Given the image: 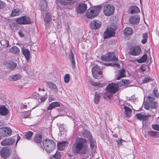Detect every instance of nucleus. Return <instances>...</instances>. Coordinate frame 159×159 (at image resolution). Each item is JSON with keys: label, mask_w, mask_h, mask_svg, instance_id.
<instances>
[{"label": "nucleus", "mask_w": 159, "mask_h": 159, "mask_svg": "<svg viewBox=\"0 0 159 159\" xmlns=\"http://www.w3.org/2000/svg\"><path fill=\"white\" fill-rule=\"evenodd\" d=\"M51 17L50 14L49 13H47L46 14L45 18L44 20L45 22L48 23L51 20Z\"/></svg>", "instance_id": "nucleus-45"}, {"label": "nucleus", "mask_w": 159, "mask_h": 159, "mask_svg": "<svg viewBox=\"0 0 159 159\" xmlns=\"http://www.w3.org/2000/svg\"><path fill=\"white\" fill-rule=\"evenodd\" d=\"M88 149L87 141L82 137H78L72 146L71 152L75 155L79 154L83 158L87 159L89 156L91 157L88 153Z\"/></svg>", "instance_id": "nucleus-1"}, {"label": "nucleus", "mask_w": 159, "mask_h": 159, "mask_svg": "<svg viewBox=\"0 0 159 159\" xmlns=\"http://www.w3.org/2000/svg\"><path fill=\"white\" fill-rule=\"evenodd\" d=\"M82 136L80 135V136H83L84 137L87 138L88 139L91 138V137H92L91 134H90V132L87 130H84V131L81 133Z\"/></svg>", "instance_id": "nucleus-28"}, {"label": "nucleus", "mask_w": 159, "mask_h": 159, "mask_svg": "<svg viewBox=\"0 0 159 159\" xmlns=\"http://www.w3.org/2000/svg\"><path fill=\"white\" fill-rule=\"evenodd\" d=\"M60 106V103L58 102H55L51 103L47 107L48 110H51L53 108Z\"/></svg>", "instance_id": "nucleus-20"}, {"label": "nucleus", "mask_w": 159, "mask_h": 159, "mask_svg": "<svg viewBox=\"0 0 159 159\" xmlns=\"http://www.w3.org/2000/svg\"><path fill=\"white\" fill-rule=\"evenodd\" d=\"M33 135V133L30 131H28L25 134V138L28 139L31 138Z\"/></svg>", "instance_id": "nucleus-44"}, {"label": "nucleus", "mask_w": 159, "mask_h": 159, "mask_svg": "<svg viewBox=\"0 0 159 159\" xmlns=\"http://www.w3.org/2000/svg\"><path fill=\"white\" fill-rule=\"evenodd\" d=\"M47 87L50 89L52 91L56 93L58 90V89L55 84L54 83L49 81H45Z\"/></svg>", "instance_id": "nucleus-11"}, {"label": "nucleus", "mask_w": 159, "mask_h": 159, "mask_svg": "<svg viewBox=\"0 0 159 159\" xmlns=\"http://www.w3.org/2000/svg\"><path fill=\"white\" fill-rule=\"evenodd\" d=\"M2 43H3V45L6 47H8L9 45V41L6 40H2L1 42V43L2 44Z\"/></svg>", "instance_id": "nucleus-54"}, {"label": "nucleus", "mask_w": 159, "mask_h": 159, "mask_svg": "<svg viewBox=\"0 0 159 159\" xmlns=\"http://www.w3.org/2000/svg\"><path fill=\"white\" fill-rule=\"evenodd\" d=\"M20 137L18 134H17V140L16 142V146L17 145V144L18 142L20 139Z\"/></svg>", "instance_id": "nucleus-64"}, {"label": "nucleus", "mask_w": 159, "mask_h": 159, "mask_svg": "<svg viewBox=\"0 0 159 159\" xmlns=\"http://www.w3.org/2000/svg\"><path fill=\"white\" fill-rule=\"evenodd\" d=\"M6 6L5 3L2 1H0V9Z\"/></svg>", "instance_id": "nucleus-58"}, {"label": "nucleus", "mask_w": 159, "mask_h": 159, "mask_svg": "<svg viewBox=\"0 0 159 159\" xmlns=\"http://www.w3.org/2000/svg\"><path fill=\"white\" fill-rule=\"evenodd\" d=\"M101 22L97 20H93L92 21L90 24L91 28L94 30L97 29L101 27Z\"/></svg>", "instance_id": "nucleus-13"}, {"label": "nucleus", "mask_w": 159, "mask_h": 159, "mask_svg": "<svg viewBox=\"0 0 159 159\" xmlns=\"http://www.w3.org/2000/svg\"><path fill=\"white\" fill-rule=\"evenodd\" d=\"M147 98L148 101L149 103L152 102L154 99V97L150 95L148 96L147 97Z\"/></svg>", "instance_id": "nucleus-57"}, {"label": "nucleus", "mask_w": 159, "mask_h": 159, "mask_svg": "<svg viewBox=\"0 0 159 159\" xmlns=\"http://www.w3.org/2000/svg\"><path fill=\"white\" fill-rule=\"evenodd\" d=\"M21 13L20 10L19 9H14L12 11L11 16V17H14L16 16H19Z\"/></svg>", "instance_id": "nucleus-33"}, {"label": "nucleus", "mask_w": 159, "mask_h": 159, "mask_svg": "<svg viewBox=\"0 0 159 159\" xmlns=\"http://www.w3.org/2000/svg\"><path fill=\"white\" fill-rule=\"evenodd\" d=\"M124 32L127 35H130L132 34L133 30L130 28L127 27L125 29Z\"/></svg>", "instance_id": "nucleus-39"}, {"label": "nucleus", "mask_w": 159, "mask_h": 159, "mask_svg": "<svg viewBox=\"0 0 159 159\" xmlns=\"http://www.w3.org/2000/svg\"><path fill=\"white\" fill-rule=\"evenodd\" d=\"M0 154L2 157L6 158L10 155V151L7 148L5 147L3 148L1 150Z\"/></svg>", "instance_id": "nucleus-14"}, {"label": "nucleus", "mask_w": 159, "mask_h": 159, "mask_svg": "<svg viewBox=\"0 0 159 159\" xmlns=\"http://www.w3.org/2000/svg\"><path fill=\"white\" fill-rule=\"evenodd\" d=\"M30 111H27L23 113L22 114V116L21 117V118H28L30 114Z\"/></svg>", "instance_id": "nucleus-49"}, {"label": "nucleus", "mask_w": 159, "mask_h": 159, "mask_svg": "<svg viewBox=\"0 0 159 159\" xmlns=\"http://www.w3.org/2000/svg\"><path fill=\"white\" fill-rule=\"evenodd\" d=\"M58 2L62 5L73 4L75 2L74 0H57Z\"/></svg>", "instance_id": "nucleus-18"}, {"label": "nucleus", "mask_w": 159, "mask_h": 159, "mask_svg": "<svg viewBox=\"0 0 159 159\" xmlns=\"http://www.w3.org/2000/svg\"><path fill=\"white\" fill-rule=\"evenodd\" d=\"M130 83V81L129 80H123L121 81L119 83L120 86H126Z\"/></svg>", "instance_id": "nucleus-41"}, {"label": "nucleus", "mask_w": 159, "mask_h": 159, "mask_svg": "<svg viewBox=\"0 0 159 159\" xmlns=\"http://www.w3.org/2000/svg\"><path fill=\"white\" fill-rule=\"evenodd\" d=\"M20 51L19 48L16 46H12L9 50V52L15 55L18 54Z\"/></svg>", "instance_id": "nucleus-21"}, {"label": "nucleus", "mask_w": 159, "mask_h": 159, "mask_svg": "<svg viewBox=\"0 0 159 159\" xmlns=\"http://www.w3.org/2000/svg\"><path fill=\"white\" fill-rule=\"evenodd\" d=\"M144 108L147 110H149V108L150 107L149 105L147 103H146L144 104Z\"/></svg>", "instance_id": "nucleus-61"}, {"label": "nucleus", "mask_w": 159, "mask_h": 159, "mask_svg": "<svg viewBox=\"0 0 159 159\" xmlns=\"http://www.w3.org/2000/svg\"><path fill=\"white\" fill-rule=\"evenodd\" d=\"M53 157L56 159H60L61 155L60 152L57 151L53 156Z\"/></svg>", "instance_id": "nucleus-51"}, {"label": "nucleus", "mask_w": 159, "mask_h": 159, "mask_svg": "<svg viewBox=\"0 0 159 159\" xmlns=\"http://www.w3.org/2000/svg\"><path fill=\"white\" fill-rule=\"evenodd\" d=\"M148 135L152 137H154L156 138L159 137V132L155 131L152 130L149 131L148 132Z\"/></svg>", "instance_id": "nucleus-31"}, {"label": "nucleus", "mask_w": 159, "mask_h": 159, "mask_svg": "<svg viewBox=\"0 0 159 159\" xmlns=\"http://www.w3.org/2000/svg\"><path fill=\"white\" fill-rule=\"evenodd\" d=\"M68 143L67 142L65 141L59 143L57 144L58 149L61 151L63 150L65 147L67 145Z\"/></svg>", "instance_id": "nucleus-29"}, {"label": "nucleus", "mask_w": 159, "mask_h": 159, "mask_svg": "<svg viewBox=\"0 0 159 159\" xmlns=\"http://www.w3.org/2000/svg\"><path fill=\"white\" fill-rule=\"evenodd\" d=\"M130 13L132 14L137 13L140 11L139 9L136 6H132L130 8Z\"/></svg>", "instance_id": "nucleus-30"}, {"label": "nucleus", "mask_w": 159, "mask_h": 159, "mask_svg": "<svg viewBox=\"0 0 159 159\" xmlns=\"http://www.w3.org/2000/svg\"><path fill=\"white\" fill-rule=\"evenodd\" d=\"M7 68L10 70L15 69L17 66V64L13 61H11L5 64Z\"/></svg>", "instance_id": "nucleus-25"}, {"label": "nucleus", "mask_w": 159, "mask_h": 159, "mask_svg": "<svg viewBox=\"0 0 159 159\" xmlns=\"http://www.w3.org/2000/svg\"><path fill=\"white\" fill-rule=\"evenodd\" d=\"M115 34L114 30L111 27L107 28L103 33L105 39L113 37Z\"/></svg>", "instance_id": "nucleus-8"}, {"label": "nucleus", "mask_w": 159, "mask_h": 159, "mask_svg": "<svg viewBox=\"0 0 159 159\" xmlns=\"http://www.w3.org/2000/svg\"><path fill=\"white\" fill-rule=\"evenodd\" d=\"M40 2L39 3L41 10L44 11L47 9V4L46 0H39Z\"/></svg>", "instance_id": "nucleus-27"}, {"label": "nucleus", "mask_w": 159, "mask_h": 159, "mask_svg": "<svg viewBox=\"0 0 159 159\" xmlns=\"http://www.w3.org/2000/svg\"><path fill=\"white\" fill-rule=\"evenodd\" d=\"M93 77L96 79H100L102 77V71H99V73H96V77H95L94 75H93Z\"/></svg>", "instance_id": "nucleus-53"}, {"label": "nucleus", "mask_w": 159, "mask_h": 159, "mask_svg": "<svg viewBox=\"0 0 159 159\" xmlns=\"http://www.w3.org/2000/svg\"><path fill=\"white\" fill-rule=\"evenodd\" d=\"M16 22L20 25H27L31 23L30 17L26 16H24L18 18L16 20Z\"/></svg>", "instance_id": "nucleus-5"}, {"label": "nucleus", "mask_w": 159, "mask_h": 159, "mask_svg": "<svg viewBox=\"0 0 159 159\" xmlns=\"http://www.w3.org/2000/svg\"><path fill=\"white\" fill-rule=\"evenodd\" d=\"M148 36L147 33H144L143 34V39L141 40V43L143 44H145L147 41Z\"/></svg>", "instance_id": "nucleus-46"}, {"label": "nucleus", "mask_w": 159, "mask_h": 159, "mask_svg": "<svg viewBox=\"0 0 159 159\" xmlns=\"http://www.w3.org/2000/svg\"><path fill=\"white\" fill-rule=\"evenodd\" d=\"M125 71L124 69H122L120 70L118 74L116 75V79L117 80H119L121 78L124 77L125 76Z\"/></svg>", "instance_id": "nucleus-23"}, {"label": "nucleus", "mask_w": 159, "mask_h": 159, "mask_svg": "<svg viewBox=\"0 0 159 159\" xmlns=\"http://www.w3.org/2000/svg\"><path fill=\"white\" fill-rule=\"evenodd\" d=\"M103 98L107 101L109 102H111L112 99V96L110 93L109 92L104 93L103 94Z\"/></svg>", "instance_id": "nucleus-24"}, {"label": "nucleus", "mask_w": 159, "mask_h": 159, "mask_svg": "<svg viewBox=\"0 0 159 159\" xmlns=\"http://www.w3.org/2000/svg\"><path fill=\"white\" fill-rule=\"evenodd\" d=\"M29 105V103L28 102L27 103H22L20 104V108L22 109H27L28 107V106Z\"/></svg>", "instance_id": "nucleus-52"}, {"label": "nucleus", "mask_w": 159, "mask_h": 159, "mask_svg": "<svg viewBox=\"0 0 159 159\" xmlns=\"http://www.w3.org/2000/svg\"><path fill=\"white\" fill-rule=\"evenodd\" d=\"M20 78V76L19 74H16L12 75L11 77V80L13 81H15L19 79Z\"/></svg>", "instance_id": "nucleus-42"}, {"label": "nucleus", "mask_w": 159, "mask_h": 159, "mask_svg": "<svg viewBox=\"0 0 159 159\" xmlns=\"http://www.w3.org/2000/svg\"><path fill=\"white\" fill-rule=\"evenodd\" d=\"M42 141V136L41 135L36 134L34 137V141L36 143H40Z\"/></svg>", "instance_id": "nucleus-35"}, {"label": "nucleus", "mask_w": 159, "mask_h": 159, "mask_svg": "<svg viewBox=\"0 0 159 159\" xmlns=\"http://www.w3.org/2000/svg\"><path fill=\"white\" fill-rule=\"evenodd\" d=\"M152 78L149 76H147L145 77L144 79L143 80V83H146L151 82L152 81Z\"/></svg>", "instance_id": "nucleus-48"}, {"label": "nucleus", "mask_w": 159, "mask_h": 159, "mask_svg": "<svg viewBox=\"0 0 159 159\" xmlns=\"http://www.w3.org/2000/svg\"><path fill=\"white\" fill-rule=\"evenodd\" d=\"M141 48L139 46L131 47L129 51V53L133 56L139 55L141 52Z\"/></svg>", "instance_id": "nucleus-9"}, {"label": "nucleus", "mask_w": 159, "mask_h": 159, "mask_svg": "<svg viewBox=\"0 0 159 159\" xmlns=\"http://www.w3.org/2000/svg\"><path fill=\"white\" fill-rule=\"evenodd\" d=\"M104 64L106 66H107L110 65V66H115V67H116L117 68H119L120 67V65L116 63H113V64L110 63V64H106L105 63Z\"/></svg>", "instance_id": "nucleus-56"}, {"label": "nucleus", "mask_w": 159, "mask_h": 159, "mask_svg": "<svg viewBox=\"0 0 159 159\" xmlns=\"http://www.w3.org/2000/svg\"><path fill=\"white\" fill-rule=\"evenodd\" d=\"M147 58V54H144L139 59L137 60V62L139 63L145 62Z\"/></svg>", "instance_id": "nucleus-37"}, {"label": "nucleus", "mask_w": 159, "mask_h": 159, "mask_svg": "<svg viewBox=\"0 0 159 159\" xmlns=\"http://www.w3.org/2000/svg\"><path fill=\"white\" fill-rule=\"evenodd\" d=\"M115 9V7L109 4H106L103 7V12L104 14L107 16H109L114 13Z\"/></svg>", "instance_id": "nucleus-4"}, {"label": "nucleus", "mask_w": 159, "mask_h": 159, "mask_svg": "<svg viewBox=\"0 0 159 159\" xmlns=\"http://www.w3.org/2000/svg\"><path fill=\"white\" fill-rule=\"evenodd\" d=\"M42 142L43 148L47 152H51L56 147L54 142L50 139H46L43 140Z\"/></svg>", "instance_id": "nucleus-2"}, {"label": "nucleus", "mask_w": 159, "mask_h": 159, "mask_svg": "<svg viewBox=\"0 0 159 159\" xmlns=\"http://www.w3.org/2000/svg\"><path fill=\"white\" fill-rule=\"evenodd\" d=\"M21 52L22 54L25 56V59L27 61H28L30 59V52L29 50L24 48H22Z\"/></svg>", "instance_id": "nucleus-16"}, {"label": "nucleus", "mask_w": 159, "mask_h": 159, "mask_svg": "<svg viewBox=\"0 0 159 159\" xmlns=\"http://www.w3.org/2000/svg\"><path fill=\"white\" fill-rule=\"evenodd\" d=\"M87 5L84 3H81L76 8V11L78 13L82 14L86 10Z\"/></svg>", "instance_id": "nucleus-12"}, {"label": "nucleus", "mask_w": 159, "mask_h": 159, "mask_svg": "<svg viewBox=\"0 0 159 159\" xmlns=\"http://www.w3.org/2000/svg\"><path fill=\"white\" fill-rule=\"evenodd\" d=\"M101 9L102 7L100 6L95 7L92 9H89L86 12V16L88 18L93 19L98 16Z\"/></svg>", "instance_id": "nucleus-3"}, {"label": "nucleus", "mask_w": 159, "mask_h": 159, "mask_svg": "<svg viewBox=\"0 0 159 159\" xmlns=\"http://www.w3.org/2000/svg\"><path fill=\"white\" fill-rule=\"evenodd\" d=\"M12 130L9 127H3L0 128V134L2 137L10 136Z\"/></svg>", "instance_id": "nucleus-6"}, {"label": "nucleus", "mask_w": 159, "mask_h": 159, "mask_svg": "<svg viewBox=\"0 0 159 159\" xmlns=\"http://www.w3.org/2000/svg\"><path fill=\"white\" fill-rule=\"evenodd\" d=\"M139 21V19L138 17L132 16L129 19V22L132 24H138Z\"/></svg>", "instance_id": "nucleus-22"}, {"label": "nucleus", "mask_w": 159, "mask_h": 159, "mask_svg": "<svg viewBox=\"0 0 159 159\" xmlns=\"http://www.w3.org/2000/svg\"><path fill=\"white\" fill-rule=\"evenodd\" d=\"M108 58L110 59V61H116L117 60L113 53H108Z\"/></svg>", "instance_id": "nucleus-38"}, {"label": "nucleus", "mask_w": 159, "mask_h": 159, "mask_svg": "<svg viewBox=\"0 0 159 159\" xmlns=\"http://www.w3.org/2000/svg\"><path fill=\"white\" fill-rule=\"evenodd\" d=\"M90 143V147L92 150L93 151L95 150V148L96 147V142L92 137L88 139Z\"/></svg>", "instance_id": "nucleus-26"}, {"label": "nucleus", "mask_w": 159, "mask_h": 159, "mask_svg": "<svg viewBox=\"0 0 159 159\" xmlns=\"http://www.w3.org/2000/svg\"><path fill=\"white\" fill-rule=\"evenodd\" d=\"M149 105L152 109H156L158 107V103L155 102L150 103Z\"/></svg>", "instance_id": "nucleus-43"}, {"label": "nucleus", "mask_w": 159, "mask_h": 159, "mask_svg": "<svg viewBox=\"0 0 159 159\" xmlns=\"http://www.w3.org/2000/svg\"><path fill=\"white\" fill-rule=\"evenodd\" d=\"M146 69V67L145 66H141L140 68V70H141L143 72H144L145 71Z\"/></svg>", "instance_id": "nucleus-60"}, {"label": "nucleus", "mask_w": 159, "mask_h": 159, "mask_svg": "<svg viewBox=\"0 0 159 159\" xmlns=\"http://www.w3.org/2000/svg\"><path fill=\"white\" fill-rule=\"evenodd\" d=\"M150 115H146L143 114L141 113L136 114L135 116L137 119L140 120L146 121L148 120L149 116H150Z\"/></svg>", "instance_id": "nucleus-15"}, {"label": "nucleus", "mask_w": 159, "mask_h": 159, "mask_svg": "<svg viewBox=\"0 0 159 159\" xmlns=\"http://www.w3.org/2000/svg\"><path fill=\"white\" fill-rule=\"evenodd\" d=\"M124 108L125 109V114L126 116L128 117L130 116L132 112L131 110L129 107L125 105L124 106Z\"/></svg>", "instance_id": "nucleus-32"}, {"label": "nucleus", "mask_w": 159, "mask_h": 159, "mask_svg": "<svg viewBox=\"0 0 159 159\" xmlns=\"http://www.w3.org/2000/svg\"><path fill=\"white\" fill-rule=\"evenodd\" d=\"M48 100L50 102L55 100V98L52 96H51L49 97Z\"/></svg>", "instance_id": "nucleus-62"}, {"label": "nucleus", "mask_w": 159, "mask_h": 159, "mask_svg": "<svg viewBox=\"0 0 159 159\" xmlns=\"http://www.w3.org/2000/svg\"><path fill=\"white\" fill-rule=\"evenodd\" d=\"M101 60L103 61H110V59H109V58H108V54H107L103 55L101 57Z\"/></svg>", "instance_id": "nucleus-47"}, {"label": "nucleus", "mask_w": 159, "mask_h": 159, "mask_svg": "<svg viewBox=\"0 0 159 159\" xmlns=\"http://www.w3.org/2000/svg\"><path fill=\"white\" fill-rule=\"evenodd\" d=\"M9 111L4 105L0 106V114L2 116L7 115Z\"/></svg>", "instance_id": "nucleus-19"}, {"label": "nucleus", "mask_w": 159, "mask_h": 159, "mask_svg": "<svg viewBox=\"0 0 159 159\" xmlns=\"http://www.w3.org/2000/svg\"><path fill=\"white\" fill-rule=\"evenodd\" d=\"M70 75L69 74H67L65 75L64 78V82L66 83H68L70 80Z\"/></svg>", "instance_id": "nucleus-50"}, {"label": "nucleus", "mask_w": 159, "mask_h": 159, "mask_svg": "<svg viewBox=\"0 0 159 159\" xmlns=\"http://www.w3.org/2000/svg\"><path fill=\"white\" fill-rule=\"evenodd\" d=\"M16 142V139L10 137L7 138L2 141L0 143L2 146H7L12 145Z\"/></svg>", "instance_id": "nucleus-10"}, {"label": "nucleus", "mask_w": 159, "mask_h": 159, "mask_svg": "<svg viewBox=\"0 0 159 159\" xmlns=\"http://www.w3.org/2000/svg\"><path fill=\"white\" fill-rule=\"evenodd\" d=\"M119 85L116 83H111L108 85L107 87L108 92L110 93H115L118 89Z\"/></svg>", "instance_id": "nucleus-7"}, {"label": "nucleus", "mask_w": 159, "mask_h": 159, "mask_svg": "<svg viewBox=\"0 0 159 159\" xmlns=\"http://www.w3.org/2000/svg\"><path fill=\"white\" fill-rule=\"evenodd\" d=\"M90 83L92 85L97 87H102L103 86V84L102 83L98 82H95L92 80L90 81Z\"/></svg>", "instance_id": "nucleus-40"}, {"label": "nucleus", "mask_w": 159, "mask_h": 159, "mask_svg": "<svg viewBox=\"0 0 159 159\" xmlns=\"http://www.w3.org/2000/svg\"><path fill=\"white\" fill-rule=\"evenodd\" d=\"M92 73L93 75L96 77V73H97L99 71H102L99 70V67L98 66H94L92 70Z\"/></svg>", "instance_id": "nucleus-34"}, {"label": "nucleus", "mask_w": 159, "mask_h": 159, "mask_svg": "<svg viewBox=\"0 0 159 159\" xmlns=\"http://www.w3.org/2000/svg\"><path fill=\"white\" fill-rule=\"evenodd\" d=\"M152 128L154 130L159 131V125L158 124H153L152 125Z\"/></svg>", "instance_id": "nucleus-55"}, {"label": "nucleus", "mask_w": 159, "mask_h": 159, "mask_svg": "<svg viewBox=\"0 0 159 159\" xmlns=\"http://www.w3.org/2000/svg\"><path fill=\"white\" fill-rule=\"evenodd\" d=\"M100 95L97 92H96L95 93L94 98V102L96 104H97L98 103L100 99Z\"/></svg>", "instance_id": "nucleus-36"}, {"label": "nucleus", "mask_w": 159, "mask_h": 159, "mask_svg": "<svg viewBox=\"0 0 159 159\" xmlns=\"http://www.w3.org/2000/svg\"><path fill=\"white\" fill-rule=\"evenodd\" d=\"M69 59L71 64L72 68L75 69V63L74 55L72 53V50L70 51V53L69 54Z\"/></svg>", "instance_id": "nucleus-17"}, {"label": "nucleus", "mask_w": 159, "mask_h": 159, "mask_svg": "<svg viewBox=\"0 0 159 159\" xmlns=\"http://www.w3.org/2000/svg\"><path fill=\"white\" fill-rule=\"evenodd\" d=\"M47 98V97H45V96L41 97V98H40L41 102H45L46 100V99Z\"/></svg>", "instance_id": "nucleus-63"}, {"label": "nucleus", "mask_w": 159, "mask_h": 159, "mask_svg": "<svg viewBox=\"0 0 159 159\" xmlns=\"http://www.w3.org/2000/svg\"><path fill=\"white\" fill-rule=\"evenodd\" d=\"M153 93L155 97H159V94L157 93V90L156 89H154V90Z\"/></svg>", "instance_id": "nucleus-59"}]
</instances>
